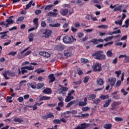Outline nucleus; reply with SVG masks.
I'll use <instances>...</instances> for the list:
<instances>
[{"mask_svg": "<svg viewBox=\"0 0 129 129\" xmlns=\"http://www.w3.org/2000/svg\"><path fill=\"white\" fill-rule=\"evenodd\" d=\"M92 57H94L96 60H104L105 59V54H103V51L98 50L92 54Z\"/></svg>", "mask_w": 129, "mask_h": 129, "instance_id": "1", "label": "nucleus"}, {"mask_svg": "<svg viewBox=\"0 0 129 129\" xmlns=\"http://www.w3.org/2000/svg\"><path fill=\"white\" fill-rule=\"evenodd\" d=\"M34 69H35V67L32 66L22 67L21 68V69H18V75H21V74L24 75L25 73L29 72L28 70L31 71L34 70Z\"/></svg>", "mask_w": 129, "mask_h": 129, "instance_id": "2", "label": "nucleus"}, {"mask_svg": "<svg viewBox=\"0 0 129 129\" xmlns=\"http://www.w3.org/2000/svg\"><path fill=\"white\" fill-rule=\"evenodd\" d=\"M62 41L64 44H71L74 43V41H76V39L74 38L72 35H66L63 37Z\"/></svg>", "mask_w": 129, "mask_h": 129, "instance_id": "3", "label": "nucleus"}, {"mask_svg": "<svg viewBox=\"0 0 129 129\" xmlns=\"http://www.w3.org/2000/svg\"><path fill=\"white\" fill-rule=\"evenodd\" d=\"M14 18V16H10L9 17L8 19L6 20V22L7 23V24L5 23V22L2 21L0 23V26H5L6 28H9V25H13L15 21L14 20H12V18Z\"/></svg>", "mask_w": 129, "mask_h": 129, "instance_id": "4", "label": "nucleus"}, {"mask_svg": "<svg viewBox=\"0 0 129 129\" xmlns=\"http://www.w3.org/2000/svg\"><path fill=\"white\" fill-rule=\"evenodd\" d=\"M92 68L94 72H101V71H102L101 63L98 62L94 63L92 67Z\"/></svg>", "mask_w": 129, "mask_h": 129, "instance_id": "5", "label": "nucleus"}, {"mask_svg": "<svg viewBox=\"0 0 129 129\" xmlns=\"http://www.w3.org/2000/svg\"><path fill=\"white\" fill-rule=\"evenodd\" d=\"M110 9H113V12H120V13H121L122 12V8H123V5H120L118 7H116V5H114L113 6L112 5H111L110 6Z\"/></svg>", "mask_w": 129, "mask_h": 129, "instance_id": "6", "label": "nucleus"}, {"mask_svg": "<svg viewBox=\"0 0 129 129\" xmlns=\"http://www.w3.org/2000/svg\"><path fill=\"white\" fill-rule=\"evenodd\" d=\"M43 34L44 35L42 36V38H49L50 36H51V34H52V30L46 29L45 30L44 32H43Z\"/></svg>", "mask_w": 129, "mask_h": 129, "instance_id": "7", "label": "nucleus"}, {"mask_svg": "<svg viewBox=\"0 0 129 129\" xmlns=\"http://www.w3.org/2000/svg\"><path fill=\"white\" fill-rule=\"evenodd\" d=\"M119 106V102H114L111 104V108L110 110L115 111L118 108Z\"/></svg>", "mask_w": 129, "mask_h": 129, "instance_id": "8", "label": "nucleus"}, {"mask_svg": "<svg viewBox=\"0 0 129 129\" xmlns=\"http://www.w3.org/2000/svg\"><path fill=\"white\" fill-rule=\"evenodd\" d=\"M59 87H60V88H58L57 91V93H59V94H61L62 91H67V90H68V88L63 87L61 85H59Z\"/></svg>", "mask_w": 129, "mask_h": 129, "instance_id": "9", "label": "nucleus"}, {"mask_svg": "<svg viewBox=\"0 0 129 129\" xmlns=\"http://www.w3.org/2000/svg\"><path fill=\"white\" fill-rule=\"evenodd\" d=\"M39 54L40 56L45 57V58H49V57H50L51 56V54L49 53V52L46 51H40Z\"/></svg>", "mask_w": 129, "mask_h": 129, "instance_id": "10", "label": "nucleus"}, {"mask_svg": "<svg viewBox=\"0 0 129 129\" xmlns=\"http://www.w3.org/2000/svg\"><path fill=\"white\" fill-rule=\"evenodd\" d=\"M27 86L28 87H31L32 89H36V88H37V83L36 82H32L31 83H28Z\"/></svg>", "mask_w": 129, "mask_h": 129, "instance_id": "11", "label": "nucleus"}, {"mask_svg": "<svg viewBox=\"0 0 129 129\" xmlns=\"http://www.w3.org/2000/svg\"><path fill=\"white\" fill-rule=\"evenodd\" d=\"M48 79H49V83H51V82H53L55 80H56V78H55V76H54V74H50L48 76Z\"/></svg>", "mask_w": 129, "mask_h": 129, "instance_id": "12", "label": "nucleus"}, {"mask_svg": "<svg viewBox=\"0 0 129 129\" xmlns=\"http://www.w3.org/2000/svg\"><path fill=\"white\" fill-rule=\"evenodd\" d=\"M108 81L110 83V86H114L115 84V82L116 81V79L115 78H110L108 79Z\"/></svg>", "mask_w": 129, "mask_h": 129, "instance_id": "13", "label": "nucleus"}, {"mask_svg": "<svg viewBox=\"0 0 129 129\" xmlns=\"http://www.w3.org/2000/svg\"><path fill=\"white\" fill-rule=\"evenodd\" d=\"M42 93H44V94H51L52 93V90L50 88L44 89L42 91Z\"/></svg>", "mask_w": 129, "mask_h": 129, "instance_id": "14", "label": "nucleus"}, {"mask_svg": "<svg viewBox=\"0 0 129 129\" xmlns=\"http://www.w3.org/2000/svg\"><path fill=\"white\" fill-rule=\"evenodd\" d=\"M69 12V11L68 10V9H61L60 10V14H61V16H66V15H67V14H68Z\"/></svg>", "mask_w": 129, "mask_h": 129, "instance_id": "15", "label": "nucleus"}, {"mask_svg": "<svg viewBox=\"0 0 129 129\" xmlns=\"http://www.w3.org/2000/svg\"><path fill=\"white\" fill-rule=\"evenodd\" d=\"M45 86V84L43 83H38L36 84V88L37 89H42Z\"/></svg>", "mask_w": 129, "mask_h": 129, "instance_id": "16", "label": "nucleus"}, {"mask_svg": "<svg viewBox=\"0 0 129 129\" xmlns=\"http://www.w3.org/2000/svg\"><path fill=\"white\" fill-rule=\"evenodd\" d=\"M74 98V96L68 95V96L65 98V101L66 102H69V101H71V100H72V99Z\"/></svg>", "mask_w": 129, "mask_h": 129, "instance_id": "17", "label": "nucleus"}, {"mask_svg": "<svg viewBox=\"0 0 129 129\" xmlns=\"http://www.w3.org/2000/svg\"><path fill=\"white\" fill-rule=\"evenodd\" d=\"M110 102H111V99H108V100H106L103 105V107H108V106H109V104H110Z\"/></svg>", "mask_w": 129, "mask_h": 129, "instance_id": "18", "label": "nucleus"}, {"mask_svg": "<svg viewBox=\"0 0 129 129\" xmlns=\"http://www.w3.org/2000/svg\"><path fill=\"white\" fill-rule=\"evenodd\" d=\"M13 121L15 122H19V123H22V122H24V120L21 118H15L13 120Z\"/></svg>", "mask_w": 129, "mask_h": 129, "instance_id": "19", "label": "nucleus"}, {"mask_svg": "<svg viewBox=\"0 0 129 129\" xmlns=\"http://www.w3.org/2000/svg\"><path fill=\"white\" fill-rule=\"evenodd\" d=\"M24 17L23 16H21L18 18V19L16 21V24H21L24 21Z\"/></svg>", "mask_w": 129, "mask_h": 129, "instance_id": "20", "label": "nucleus"}, {"mask_svg": "<svg viewBox=\"0 0 129 129\" xmlns=\"http://www.w3.org/2000/svg\"><path fill=\"white\" fill-rule=\"evenodd\" d=\"M96 82L98 85L101 86L103 85V84L104 83V81H103V79H99L97 80Z\"/></svg>", "mask_w": 129, "mask_h": 129, "instance_id": "21", "label": "nucleus"}, {"mask_svg": "<svg viewBox=\"0 0 129 129\" xmlns=\"http://www.w3.org/2000/svg\"><path fill=\"white\" fill-rule=\"evenodd\" d=\"M38 18H35L33 19V25L36 27V28H38L39 27V22H38Z\"/></svg>", "mask_w": 129, "mask_h": 129, "instance_id": "22", "label": "nucleus"}, {"mask_svg": "<svg viewBox=\"0 0 129 129\" xmlns=\"http://www.w3.org/2000/svg\"><path fill=\"white\" fill-rule=\"evenodd\" d=\"M100 98L102 100H105V99H108V98H109V95H101L100 96Z\"/></svg>", "mask_w": 129, "mask_h": 129, "instance_id": "23", "label": "nucleus"}, {"mask_svg": "<svg viewBox=\"0 0 129 129\" xmlns=\"http://www.w3.org/2000/svg\"><path fill=\"white\" fill-rule=\"evenodd\" d=\"M37 105H38V102L36 103L33 106L28 105L27 106V107H29L30 108H33V110H36L38 109V107H37Z\"/></svg>", "mask_w": 129, "mask_h": 129, "instance_id": "24", "label": "nucleus"}, {"mask_svg": "<svg viewBox=\"0 0 129 129\" xmlns=\"http://www.w3.org/2000/svg\"><path fill=\"white\" fill-rule=\"evenodd\" d=\"M112 124L111 123H106L104 125V129H111Z\"/></svg>", "mask_w": 129, "mask_h": 129, "instance_id": "25", "label": "nucleus"}, {"mask_svg": "<svg viewBox=\"0 0 129 129\" xmlns=\"http://www.w3.org/2000/svg\"><path fill=\"white\" fill-rule=\"evenodd\" d=\"M49 99H50V97L43 96L39 98V101H42V100H49Z\"/></svg>", "mask_w": 129, "mask_h": 129, "instance_id": "26", "label": "nucleus"}, {"mask_svg": "<svg viewBox=\"0 0 129 129\" xmlns=\"http://www.w3.org/2000/svg\"><path fill=\"white\" fill-rule=\"evenodd\" d=\"M96 98V95L94 94H92L89 95V96L88 97V100H91V99L92 100L95 99Z\"/></svg>", "mask_w": 129, "mask_h": 129, "instance_id": "27", "label": "nucleus"}, {"mask_svg": "<svg viewBox=\"0 0 129 129\" xmlns=\"http://www.w3.org/2000/svg\"><path fill=\"white\" fill-rule=\"evenodd\" d=\"M81 62L84 64H86V63L89 62V60L85 58H81Z\"/></svg>", "mask_w": 129, "mask_h": 129, "instance_id": "28", "label": "nucleus"}, {"mask_svg": "<svg viewBox=\"0 0 129 129\" xmlns=\"http://www.w3.org/2000/svg\"><path fill=\"white\" fill-rule=\"evenodd\" d=\"M33 3V0L31 1L29 4L26 5V8H25V10H29L30 8H31L32 6V3Z\"/></svg>", "mask_w": 129, "mask_h": 129, "instance_id": "29", "label": "nucleus"}, {"mask_svg": "<svg viewBox=\"0 0 129 129\" xmlns=\"http://www.w3.org/2000/svg\"><path fill=\"white\" fill-rule=\"evenodd\" d=\"M50 27H52V28H58L61 26V24L59 23H57L53 24H50Z\"/></svg>", "mask_w": 129, "mask_h": 129, "instance_id": "30", "label": "nucleus"}, {"mask_svg": "<svg viewBox=\"0 0 129 129\" xmlns=\"http://www.w3.org/2000/svg\"><path fill=\"white\" fill-rule=\"evenodd\" d=\"M76 117H86L87 116H89V114L86 113H85V114H82L80 115H76L75 116Z\"/></svg>", "mask_w": 129, "mask_h": 129, "instance_id": "31", "label": "nucleus"}, {"mask_svg": "<svg viewBox=\"0 0 129 129\" xmlns=\"http://www.w3.org/2000/svg\"><path fill=\"white\" fill-rule=\"evenodd\" d=\"M53 8V5H48L44 9V11H51V9Z\"/></svg>", "mask_w": 129, "mask_h": 129, "instance_id": "32", "label": "nucleus"}, {"mask_svg": "<svg viewBox=\"0 0 129 129\" xmlns=\"http://www.w3.org/2000/svg\"><path fill=\"white\" fill-rule=\"evenodd\" d=\"M0 35H2L1 36V38L2 40H4V39H5V38H6V37H7V36H8V34L5 33L4 32H0Z\"/></svg>", "mask_w": 129, "mask_h": 129, "instance_id": "33", "label": "nucleus"}, {"mask_svg": "<svg viewBox=\"0 0 129 129\" xmlns=\"http://www.w3.org/2000/svg\"><path fill=\"white\" fill-rule=\"evenodd\" d=\"M35 72H36L37 74H41V73H44V72H45V70L39 69L38 70H35Z\"/></svg>", "mask_w": 129, "mask_h": 129, "instance_id": "34", "label": "nucleus"}, {"mask_svg": "<svg viewBox=\"0 0 129 129\" xmlns=\"http://www.w3.org/2000/svg\"><path fill=\"white\" fill-rule=\"evenodd\" d=\"M53 123H55L56 124H59L61 123V120L59 119H55L53 120Z\"/></svg>", "mask_w": 129, "mask_h": 129, "instance_id": "35", "label": "nucleus"}, {"mask_svg": "<svg viewBox=\"0 0 129 129\" xmlns=\"http://www.w3.org/2000/svg\"><path fill=\"white\" fill-rule=\"evenodd\" d=\"M106 55L107 57H112L113 53H112V51H111V50H109L107 51Z\"/></svg>", "mask_w": 129, "mask_h": 129, "instance_id": "36", "label": "nucleus"}, {"mask_svg": "<svg viewBox=\"0 0 129 129\" xmlns=\"http://www.w3.org/2000/svg\"><path fill=\"white\" fill-rule=\"evenodd\" d=\"M113 39V36H109L108 37H106L104 39V41H105V42H108V41H111Z\"/></svg>", "mask_w": 129, "mask_h": 129, "instance_id": "37", "label": "nucleus"}, {"mask_svg": "<svg viewBox=\"0 0 129 129\" xmlns=\"http://www.w3.org/2000/svg\"><path fill=\"white\" fill-rule=\"evenodd\" d=\"M34 38V34L33 33H31L28 36L29 42H32L33 41V38Z\"/></svg>", "mask_w": 129, "mask_h": 129, "instance_id": "38", "label": "nucleus"}, {"mask_svg": "<svg viewBox=\"0 0 129 129\" xmlns=\"http://www.w3.org/2000/svg\"><path fill=\"white\" fill-rule=\"evenodd\" d=\"M84 34L83 32H79L77 34L78 39H81L82 37H84Z\"/></svg>", "mask_w": 129, "mask_h": 129, "instance_id": "39", "label": "nucleus"}, {"mask_svg": "<svg viewBox=\"0 0 129 129\" xmlns=\"http://www.w3.org/2000/svg\"><path fill=\"white\" fill-rule=\"evenodd\" d=\"M120 84H121V81L118 80L116 83L114 87L116 88L117 87H118L119 86H120Z\"/></svg>", "mask_w": 129, "mask_h": 129, "instance_id": "40", "label": "nucleus"}, {"mask_svg": "<svg viewBox=\"0 0 129 129\" xmlns=\"http://www.w3.org/2000/svg\"><path fill=\"white\" fill-rule=\"evenodd\" d=\"M53 11L54 12H52L53 17H57V16H58V13H57V12H58V10L54 9Z\"/></svg>", "mask_w": 129, "mask_h": 129, "instance_id": "41", "label": "nucleus"}, {"mask_svg": "<svg viewBox=\"0 0 129 129\" xmlns=\"http://www.w3.org/2000/svg\"><path fill=\"white\" fill-rule=\"evenodd\" d=\"M64 56H65V57H70L72 56V52H66L64 54Z\"/></svg>", "mask_w": 129, "mask_h": 129, "instance_id": "42", "label": "nucleus"}, {"mask_svg": "<svg viewBox=\"0 0 129 129\" xmlns=\"http://www.w3.org/2000/svg\"><path fill=\"white\" fill-rule=\"evenodd\" d=\"M75 102V100L74 101H71V102H70L67 105V107L69 108L70 107V106H71L72 105H73V104H74V103Z\"/></svg>", "mask_w": 129, "mask_h": 129, "instance_id": "43", "label": "nucleus"}, {"mask_svg": "<svg viewBox=\"0 0 129 129\" xmlns=\"http://www.w3.org/2000/svg\"><path fill=\"white\" fill-rule=\"evenodd\" d=\"M124 63H128L129 62V55L127 56L126 55V57H125L124 59H123Z\"/></svg>", "mask_w": 129, "mask_h": 129, "instance_id": "44", "label": "nucleus"}, {"mask_svg": "<svg viewBox=\"0 0 129 129\" xmlns=\"http://www.w3.org/2000/svg\"><path fill=\"white\" fill-rule=\"evenodd\" d=\"M47 116V118H51V117H54V114H53V113L50 112L46 114Z\"/></svg>", "mask_w": 129, "mask_h": 129, "instance_id": "45", "label": "nucleus"}, {"mask_svg": "<svg viewBox=\"0 0 129 129\" xmlns=\"http://www.w3.org/2000/svg\"><path fill=\"white\" fill-rule=\"evenodd\" d=\"M114 119L115 121H122V120H123V119H122V117H115Z\"/></svg>", "mask_w": 129, "mask_h": 129, "instance_id": "46", "label": "nucleus"}, {"mask_svg": "<svg viewBox=\"0 0 129 129\" xmlns=\"http://www.w3.org/2000/svg\"><path fill=\"white\" fill-rule=\"evenodd\" d=\"M12 97L11 96H7V101L9 102V103H12L13 102V100H12Z\"/></svg>", "mask_w": 129, "mask_h": 129, "instance_id": "47", "label": "nucleus"}, {"mask_svg": "<svg viewBox=\"0 0 129 129\" xmlns=\"http://www.w3.org/2000/svg\"><path fill=\"white\" fill-rule=\"evenodd\" d=\"M107 25H99L98 26L97 28H98L99 29H107Z\"/></svg>", "mask_w": 129, "mask_h": 129, "instance_id": "48", "label": "nucleus"}, {"mask_svg": "<svg viewBox=\"0 0 129 129\" xmlns=\"http://www.w3.org/2000/svg\"><path fill=\"white\" fill-rule=\"evenodd\" d=\"M37 80L38 81H39V82H41L42 81H44V80H45V78H44L42 76H39L37 78Z\"/></svg>", "mask_w": 129, "mask_h": 129, "instance_id": "49", "label": "nucleus"}, {"mask_svg": "<svg viewBox=\"0 0 129 129\" xmlns=\"http://www.w3.org/2000/svg\"><path fill=\"white\" fill-rule=\"evenodd\" d=\"M78 104L79 106H85V105H86L83 101H79Z\"/></svg>", "mask_w": 129, "mask_h": 129, "instance_id": "50", "label": "nucleus"}, {"mask_svg": "<svg viewBox=\"0 0 129 129\" xmlns=\"http://www.w3.org/2000/svg\"><path fill=\"white\" fill-rule=\"evenodd\" d=\"M88 80H89V77H85L83 81L84 83H87L88 82Z\"/></svg>", "mask_w": 129, "mask_h": 129, "instance_id": "51", "label": "nucleus"}, {"mask_svg": "<svg viewBox=\"0 0 129 129\" xmlns=\"http://www.w3.org/2000/svg\"><path fill=\"white\" fill-rule=\"evenodd\" d=\"M90 109V108L89 107H84L82 108V110L83 111H87V110H89Z\"/></svg>", "mask_w": 129, "mask_h": 129, "instance_id": "52", "label": "nucleus"}, {"mask_svg": "<svg viewBox=\"0 0 129 129\" xmlns=\"http://www.w3.org/2000/svg\"><path fill=\"white\" fill-rule=\"evenodd\" d=\"M92 43H93L94 44H95L96 45H97L98 44V41L97 39L95 38L91 40Z\"/></svg>", "mask_w": 129, "mask_h": 129, "instance_id": "53", "label": "nucleus"}, {"mask_svg": "<svg viewBox=\"0 0 129 129\" xmlns=\"http://www.w3.org/2000/svg\"><path fill=\"white\" fill-rule=\"evenodd\" d=\"M74 83L76 85H80V84L81 83H82V81L81 80H80L77 82H74Z\"/></svg>", "mask_w": 129, "mask_h": 129, "instance_id": "54", "label": "nucleus"}, {"mask_svg": "<svg viewBox=\"0 0 129 129\" xmlns=\"http://www.w3.org/2000/svg\"><path fill=\"white\" fill-rule=\"evenodd\" d=\"M115 74H116L117 77H119V75L121 74V70L117 71L115 72Z\"/></svg>", "mask_w": 129, "mask_h": 129, "instance_id": "55", "label": "nucleus"}, {"mask_svg": "<svg viewBox=\"0 0 129 129\" xmlns=\"http://www.w3.org/2000/svg\"><path fill=\"white\" fill-rule=\"evenodd\" d=\"M76 5H80L81 6H83L84 4L82 2L81 0H78L77 1Z\"/></svg>", "mask_w": 129, "mask_h": 129, "instance_id": "56", "label": "nucleus"}, {"mask_svg": "<svg viewBox=\"0 0 129 129\" xmlns=\"http://www.w3.org/2000/svg\"><path fill=\"white\" fill-rule=\"evenodd\" d=\"M74 92H75V91L74 90H72L71 91H70L69 93H68V95H70L71 96H73L72 94H74Z\"/></svg>", "mask_w": 129, "mask_h": 129, "instance_id": "57", "label": "nucleus"}, {"mask_svg": "<svg viewBox=\"0 0 129 129\" xmlns=\"http://www.w3.org/2000/svg\"><path fill=\"white\" fill-rule=\"evenodd\" d=\"M58 106L60 107H63V106H64V102L63 101L58 102Z\"/></svg>", "mask_w": 129, "mask_h": 129, "instance_id": "58", "label": "nucleus"}, {"mask_svg": "<svg viewBox=\"0 0 129 129\" xmlns=\"http://www.w3.org/2000/svg\"><path fill=\"white\" fill-rule=\"evenodd\" d=\"M125 24L126 25V29H127V28H128V26H129V19H127L125 21Z\"/></svg>", "mask_w": 129, "mask_h": 129, "instance_id": "59", "label": "nucleus"}, {"mask_svg": "<svg viewBox=\"0 0 129 129\" xmlns=\"http://www.w3.org/2000/svg\"><path fill=\"white\" fill-rule=\"evenodd\" d=\"M17 100H18L19 102H23L24 101V97H20L17 99Z\"/></svg>", "mask_w": 129, "mask_h": 129, "instance_id": "60", "label": "nucleus"}, {"mask_svg": "<svg viewBox=\"0 0 129 129\" xmlns=\"http://www.w3.org/2000/svg\"><path fill=\"white\" fill-rule=\"evenodd\" d=\"M115 24H116V25H119V26H121V25H122V22L121 21L119 20L118 21H115Z\"/></svg>", "mask_w": 129, "mask_h": 129, "instance_id": "61", "label": "nucleus"}, {"mask_svg": "<svg viewBox=\"0 0 129 129\" xmlns=\"http://www.w3.org/2000/svg\"><path fill=\"white\" fill-rule=\"evenodd\" d=\"M99 102H100V99H97L94 101V103H95V104H99Z\"/></svg>", "mask_w": 129, "mask_h": 129, "instance_id": "62", "label": "nucleus"}, {"mask_svg": "<svg viewBox=\"0 0 129 129\" xmlns=\"http://www.w3.org/2000/svg\"><path fill=\"white\" fill-rule=\"evenodd\" d=\"M41 26L42 28H45V27H46V22H45V21H42L41 23Z\"/></svg>", "mask_w": 129, "mask_h": 129, "instance_id": "63", "label": "nucleus"}, {"mask_svg": "<svg viewBox=\"0 0 129 129\" xmlns=\"http://www.w3.org/2000/svg\"><path fill=\"white\" fill-rule=\"evenodd\" d=\"M75 28H80V24L79 23H76L74 24Z\"/></svg>", "mask_w": 129, "mask_h": 129, "instance_id": "64", "label": "nucleus"}]
</instances>
